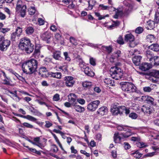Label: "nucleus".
<instances>
[{"mask_svg":"<svg viewBox=\"0 0 159 159\" xmlns=\"http://www.w3.org/2000/svg\"><path fill=\"white\" fill-rule=\"evenodd\" d=\"M38 62L37 61L32 59L24 63L22 65V69L24 73L31 74L36 71Z\"/></svg>","mask_w":159,"mask_h":159,"instance_id":"obj_1","label":"nucleus"},{"mask_svg":"<svg viewBox=\"0 0 159 159\" xmlns=\"http://www.w3.org/2000/svg\"><path fill=\"white\" fill-rule=\"evenodd\" d=\"M20 49L28 53H31L34 50V45L31 43L29 39L25 37L21 39L19 45Z\"/></svg>","mask_w":159,"mask_h":159,"instance_id":"obj_2","label":"nucleus"},{"mask_svg":"<svg viewBox=\"0 0 159 159\" xmlns=\"http://www.w3.org/2000/svg\"><path fill=\"white\" fill-rule=\"evenodd\" d=\"M110 74L112 78L118 80L121 78L123 73L121 69L116 66L111 68Z\"/></svg>","mask_w":159,"mask_h":159,"instance_id":"obj_3","label":"nucleus"},{"mask_svg":"<svg viewBox=\"0 0 159 159\" xmlns=\"http://www.w3.org/2000/svg\"><path fill=\"white\" fill-rule=\"evenodd\" d=\"M121 89L123 91L129 93L136 91V87L131 83L125 82L123 84Z\"/></svg>","mask_w":159,"mask_h":159,"instance_id":"obj_4","label":"nucleus"},{"mask_svg":"<svg viewBox=\"0 0 159 159\" xmlns=\"http://www.w3.org/2000/svg\"><path fill=\"white\" fill-rule=\"evenodd\" d=\"M11 43L9 40L5 39L4 37L0 36V50L2 51H5Z\"/></svg>","mask_w":159,"mask_h":159,"instance_id":"obj_5","label":"nucleus"},{"mask_svg":"<svg viewBox=\"0 0 159 159\" xmlns=\"http://www.w3.org/2000/svg\"><path fill=\"white\" fill-rule=\"evenodd\" d=\"M100 103V101L97 100L93 101L87 105V109L91 111H94L97 108Z\"/></svg>","mask_w":159,"mask_h":159,"instance_id":"obj_6","label":"nucleus"},{"mask_svg":"<svg viewBox=\"0 0 159 159\" xmlns=\"http://www.w3.org/2000/svg\"><path fill=\"white\" fill-rule=\"evenodd\" d=\"M21 3H22L21 1H18L17 3L16 10L17 11L21 10V16L22 17H24L25 15L26 7L25 5H23L22 6L21 4Z\"/></svg>","mask_w":159,"mask_h":159,"instance_id":"obj_7","label":"nucleus"},{"mask_svg":"<svg viewBox=\"0 0 159 159\" xmlns=\"http://www.w3.org/2000/svg\"><path fill=\"white\" fill-rule=\"evenodd\" d=\"M52 37V34L49 31L45 32L42 34L40 35V37L43 40L46 41L48 43H50Z\"/></svg>","mask_w":159,"mask_h":159,"instance_id":"obj_8","label":"nucleus"},{"mask_svg":"<svg viewBox=\"0 0 159 159\" xmlns=\"http://www.w3.org/2000/svg\"><path fill=\"white\" fill-rule=\"evenodd\" d=\"M125 40L126 41L129 43L130 47H133L134 46V44L132 43L134 41V37L131 34H126L125 36Z\"/></svg>","mask_w":159,"mask_h":159,"instance_id":"obj_9","label":"nucleus"},{"mask_svg":"<svg viewBox=\"0 0 159 159\" xmlns=\"http://www.w3.org/2000/svg\"><path fill=\"white\" fill-rule=\"evenodd\" d=\"M65 84L68 87H71L73 86L75 83V81L73 77L68 76L65 78Z\"/></svg>","mask_w":159,"mask_h":159,"instance_id":"obj_10","label":"nucleus"},{"mask_svg":"<svg viewBox=\"0 0 159 159\" xmlns=\"http://www.w3.org/2000/svg\"><path fill=\"white\" fill-rule=\"evenodd\" d=\"M141 110L145 114L150 115L153 111V109L152 107L148 105L143 106Z\"/></svg>","mask_w":159,"mask_h":159,"instance_id":"obj_11","label":"nucleus"},{"mask_svg":"<svg viewBox=\"0 0 159 159\" xmlns=\"http://www.w3.org/2000/svg\"><path fill=\"white\" fill-rule=\"evenodd\" d=\"M81 70L84 72L86 75L92 77L94 75V73L88 66H83V69H81Z\"/></svg>","mask_w":159,"mask_h":159,"instance_id":"obj_12","label":"nucleus"},{"mask_svg":"<svg viewBox=\"0 0 159 159\" xmlns=\"http://www.w3.org/2000/svg\"><path fill=\"white\" fill-rule=\"evenodd\" d=\"M119 106L117 105H113L111 106V112L114 115H117L119 114Z\"/></svg>","mask_w":159,"mask_h":159,"instance_id":"obj_13","label":"nucleus"},{"mask_svg":"<svg viewBox=\"0 0 159 159\" xmlns=\"http://www.w3.org/2000/svg\"><path fill=\"white\" fill-rule=\"evenodd\" d=\"M152 67V65L148 63H144L141 65L140 67V69L144 71L149 70Z\"/></svg>","mask_w":159,"mask_h":159,"instance_id":"obj_14","label":"nucleus"},{"mask_svg":"<svg viewBox=\"0 0 159 159\" xmlns=\"http://www.w3.org/2000/svg\"><path fill=\"white\" fill-rule=\"evenodd\" d=\"M119 114L121 115L123 112H125L126 114H128L129 113L130 111L129 109L126 108L124 106H119Z\"/></svg>","mask_w":159,"mask_h":159,"instance_id":"obj_15","label":"nucleus"},{"mask_svg":"<svg viewBox=\"0 0 159 159\" xmlns=\"http://www.w3.org/2000/svg\"><path fill=\"white\" fill-rule=\"evenodd\" d=\"M142 57L140 56H136L132 58V61L136 66H139L141 63Z\"/></svg>","mask_w":159,"mask_h":159,"instance_id":"obj_16","label":"nucleus"},{"mask_svg":"<svg viewBox=\"0 0 159 159\" xmlns=\"http://www.w3.org/2000/svg\"><path fill=\"white\" fill-rule=\"evenodd\" d=\"M107 107H106L103 106L98 109L97 112V113L101 116H103L107 113Z\"/></svg>","mask_w":159,"mask_h":159,"instance_id":"obj_17","label":"nucleus"},{"mask_svg":"<svg viewBox=\"0 0 159 159\" xmlns=\"http://www.w3.org/2000/svg\"><path fill=\"white\" fill-rule=\"evenodd\" d=\"M49 75H50L51 77L58 79H61V73L59 72L54 73L51 72L49 73Z\"/></svg>","mask_w":159,"mask_h":159,"instance_id":"obj_18","label":"nucleus"},{"mask_svg":"<svg viewBox=\"0 0 159 159\" xmlns=\"http://www.w3.org/2000/svg\"><path fill=\"white\" fill-rule=\"evenodd\" d=\"M53 58L56 60H61L62 57L61 56L60 51H56L53 53Z\"/></svg>","mask_w":159,"mask_h":159,"instance_id":"obj_19","label":"nucleus"},{"mask_svg":"<svg viewBox=\"0 0 159 159\" xmlns=\"http://www.w3.org/2000/svg\"><path fill=\"white\" fill-rule=\"evenodd\" d=\"M82 85L86 89H90L93 86V84L91 82L85 81L83 82Z\"/></svg>","mask_w":159,"mask_h":159,"instance_id":"obj_20","label":"nucleus"},{"mask_svg":"<svg viewBox=\"0 0 159 159\" xmlns=\"http://www.w3.org/2000/svg\"><path fill=\"white\" fill-rule=\"evenodd\" d=\"M148 48L154 51L158 52L159 51V45L157 43L152 44L148 47Z\"/></svg>","mask_w":159,"mask_h":159,"instance_id":"obj_21","label":"nucleus"},{"mask_svg":"<svg viewBox=\"0 0 159 159\" xmlns=\"http://www.w3.org/2000/svg\"><path fill=\"white\" fill-rule=\"evenodd\" d=\"M68 97L70 102L74 104V102H75L76 96L75 94L70 93L68 95ZM73 105L74 104H73Z\"/></svg>","mask_w":159,"mask_h":159,"instance_id":"obj_22","label":"nucleus"},{"mask_svg":"<svg viewBox=\"0 0 159 159\" xmlns=\"http://www.w3.org/2000/svg\"><path fill=\"white\" fill-rule=\"evenodd\" d=\"M74 108L77 112L81 113L85 111L84 108L83 107L77 105L75 104H74Z\"/></svg>","mask_w":159,"mask_h":159,"instance_id":"obj_23","label":"nucleus"},{"mask_svg":"<svg viewBox=\"0 0 159 159\" xmlns=\"http://www.w3.org/2000/svg\"><path fill=\"white\" fill-rule=\"evenodd\" d=\"M146 39L148 42L152 43L155 41V38L154 35L151 34H148L146 37Z\"/></svg>","mask_w":159,"mask_h":159,"instance_id":"obj_24","label":"nucleus"},{"mask_svg":"<svg viewBox=\"0 0 159 159\" xmlns=\"http://www.w3.org/2000/svg\"><path fill=\"white\" fill-rule=\"evenodd\" d=\"M145 53L146 57L149 59V60L150 61H152V59L154 57L152 52L149 50H147L146 51Z\"/></svg>","mask_w":159,"mask_h":159,"instance_id":"obj_25","label":"nucleus"},{"mask_svg":"<svg viewBox=\"0 0 159 159\" xmlns=\"http://www.w3.org/2000/svg\"><path fill=\"white\" fill-rule=\"evenodd\" d=\"M47 68L44 67H40L39 69V74L42 77H44V73L47 72Z\"/></svg>","mask_w":159,"mask_h":159,"instance_id":"obj_26","label":"nucleus"},{"mask_svg":"<svg viewBox=\"0 0 159 159\" xmlns=\"http://www.w3.org/2000/svg\"><path fill=\"white\" fill-rule=\"evenodd\" d=\"M121 139V137L119 136L118 133H116L114 134V141L116 143H119Z\"/></svg>","mask_w":159,"mask_h":159,"instance_id":"obj_27","label":"nucleus"},{"mask_svg":"<svg viewBox=\"0 0 159 159\" xmlns=\"http://www.w3.org/2000/svg\"><path fill=\"white\" fill-rule=\"evenodd\" d=\"M151 63H153L154 65L159 66V57L157 56H154L151 61Z\"/></svg>","mask_w":159,"mask_h":159,"instance_id":"obj_28","label":"nucleus"},{"mask_svg":"<svg viewBox=\"0 0 159 159\" xmlns=\"http://www.w3.org/2000/svg\"><path fill=\"white\" fill-rule=\"evenodd\" d=\"M89 6L88 7V9L89 10H91L93 6L95 4L96 2L95 0H90L88 1Z\"/></svg>","mask_w":159,"mask_h":159,"instance_id":"obj_29","label":"nucleus"},{"mask_svg":"<svg viewBox=\"0 0 159 159\" xmlns=\"http://www.w3.org/2000/svg\"><path fill=\"white\" fill-rule=\"evenodd\" d=\"M112 8V6L109 7L107 6H105L103 4H100L98 7V8L101 10H109Z\"/></svg>","mask_w":159,"mask_h":159,"instance_id":"obj_30","label":"nucleus"},{"mask_svg":"<svg viewBox=\"0 0 159 159\" xmlns=\"http://www.w3.org/2000/svg\"><path fill=\"white\" fill-rule=\"evenodd\" d=\"M150 74L152 78L158 77L159 76V70H153Z\"/></svg>","mask_w":159,"mask_h":159,"instance_id":"obj_31","label":"nucleus"},{"mask_svg":"<svg viewBox=\"0 0 159 159\" xmlns=\"http://www.w3.org/2000/svg\"><path fill=\"white\" fill-rule=\"evenodd\" d=\"M147 25L148 26V29H153L155 26V22L153 21L149 20L147 22Z\"/></svg>","mask_w":159,"mask_h":159,"instance_id":"obj_32","label":"nucleus"},{"mask_svg":"<svg viewBox=\"0 0 159 159\" xmlns=\"http://www.w3.org/2000/svg\"><path fill=\"white\" fill-rule=\"evenodd\" d=\"M34 31V28L31 26L27 27L25 30L26 33L29 35L31 34Z\"/></svg>","mask_w":159,"mask_h":159,"instance_id":"obj_33","label":"nucleus"},{"mask_svg":"<svg viewBox=\"0 0 159 159\" xmlns=\"http://www.w3.org/2000/svg\"><path fill=\"white\" fill-rule=\"evenodd\" d=\"M36 10L34 7H30L28 9L29 14L30 15H33L35 13Z\"/></svg>","mask_w":159,"mask_h":159,"instance_id":"obj_34","label":"nucleus"},{"mask_svg":"<svg viewBox=\"0 0 159 159\" xmlns=\"http://www.w3.org/2000/svg\"><path fill=\"white\" fill-rule=\"evenodd\" d=\"M126 126L128 127L127 126H123V125H119L117 127V129L119 130L120 131H124L126 132H129L130 129L124 128V127Z\"/></svg>","mask_w":159,"mask_h":159,"instance_id":"obj_35","label":"nucleus"},{"mask_svg":"<svg viewBox=\"0 0 159 159\" xmlns=\"http://www.w3.org/2000/svg\"><path fill=\"white\" fill-rule=\"evenodd\" d=\"M104 82L107 84H110V85L113 86L114 84V81L109 78H106L104 80Z\"/></svg>","mask_w":159,"mask_h":159,"instance_id":"obj_36","label":"nucleus"},{"mask_svg":"<svg viewBox=\"0 0 159 159\" xmlns=\"http://www.w3.org/2000/svg\"><path fill=\"white\" fill-rule=\"evenodd\" d=\"M136 145L137 147L140 148H145L147 146V145L145 143L143 142H140L139 141L136 142Z\"/></svg>","mask_w":159,"mask_h":159,"instance_id":"obj_37","label":"nucleus"},{"mask_svg":"<svg viewBox=\"0 0 159 159\" xmlns=\"http://www.w3.org/2000/svg\"><path fill=\"white\" fill-rule=\"evenodd\" d=\"M131 154L133 155V156L136 159H139L142 156V154L139 153L138 151H136L133 153H132Z\"/></svg>","mask_w":159,"mask_h":159,"instance_id":"obj_38","label":"nucleus"},{"mask_svg":"<svg viewBox=\"0 0 159 159\" xmlns=\"http://www.w3.org/2000/svg\"><path fill=\"white\" fill-rule=\"evenodd\" d=\"M151 143L154 145L152 146V148L153 150H156L159 149V147L157 146L158 143L155 141H151Z\"/></svg>","mask_w":159,"mask_h":159,"instance_id":"obj_39","label":"nucleus"},{"mask_svg":"<svg viewBox=\"0 0 159 159\" xmlns=\"http://www.w3.org/2000/svg\"><path fill=\"white\" fill-rule=\"evenodd\" d=\"M95 14L98 17L99 20H101L102 19H104L105 17H108L109 16L108 15H107L105 16H101L99 13L97 12H95Z\"/></svg>","mask_w":159,"mask_h":159,"instance_id":"obj_40","label":"nucleus"},{"mask_svg":"<svg viewBox=\"0 0 159 159\" xmlns=\"http://www.w3.org/2000/svg\"><path fill=\"white\" fill-rule=\"evenodd\" d=\"M149 80H151L152 82L159 84V76L157 77L152 78L149 77Z\"/></svg>","mask_w":159,"mask_h":159,"instance_id":"obj_41","label":"nucleus"},{"mask_svg":"<svg viewBox=\"0 0 159 159\" xmlns=\"http://www.w3.org/2000/svg\"><path fill=\"white\" fill-rule=\"evenodd\" d=\"M154 99L151 97L147 96L146 102L148 103H150L151 104H153V101Z\"/></svg>","mask_w":159,"mask_h":159,"instance_id":"obj_42","label":"nucleus"},{"mask_svg":"<svg viewBox=\"0 0 159 159\" xmlns=\"http://www.w3.org/2000/svg\"><path fill=\"white\" fill-rule=\"evenodd\" d=\"M127 132L125 133H122L121 135L124 138H127L131 136L132 134L130 132V129L129 132Z\"/></svg>","mask_w":159,"mask_h":159,"instance_id":"obj_43","label":"nucleus"},{"mask_svg":"<svg viewBox=\"0 0 159 159\" xmlns=\"http://www.w3.org/2000/svg\"><path fill=\"white\" fill-rule=\"evenodd\" d=\"M24 118H26L30 120L33 121H35L37 120V119L35 118L30 115H27L26 116H24Z\"/></svg>","mask_w":159,"mask_h":159,"instance_id":"obj_44","label":"nucleus"},{"mask_svg":"<svg viewBox=\"0 0 159 159\" xmlns=\"http://www.w3.org/2000/svg\"><path fill=\"white\" fill-rule=\"evenodd\" d=\"M112 9H111V10L113 11H116V14H117L119 16L122 13V11H119L118 9H116L115 8L113 7Z\"/></svg>","mask_w":159,"mask_h":159,"instance_id":"obj_45","label":"nucleus"},{"mask_svg":"<svg viewBox=\"0 0 159 159\" xmlns=\"http://www.w3.org/2000/svg\"><path fill=\"white\" fill-rule=\"evenodd\" d=\"M63 54L65 57V60L70 61L71 59L68 55V52H64Z\"/></svg>","mask_w":159,"mask_h":159,"instance_id":"obj_46","label":"nucleus"},{"mask_svg":"<svg viewBox=\"0 0 159 159\" xmlns=\"http://www.w3.org/2000/svg\"><path fill=\"white\" fill-rule=\"evenodd\" d=\"M55 38L57 40L60 41L61 40L62 37L59 33H56L55 34Z\"/></svg>","mask_w":159,"mask_h":159,"instance_id":"obj_47","label":"nucleus"},{"mask_svg":"<svg viewBox=\"0 0 159 159\" xmlns=\"http://www.w3.org/2000/svg\"><path fill=\"white\" fill-rule=\"evenodd\" d=\"M154 20L155 22L157 23L159 22V12H157L156 13L155 15V18Z\"/></svg>","mask_w":159,"mask_h":159,"instance_id":"obj_48","label":"nucleus"},{"mask_svg":"<svg viewBox=\"0 0 159 159\" xmlns=\"http://www.w3.org/2000/svg\"><path fill=\"white\" fill-rule=\"evenodd\" d=\"M143 31V29L141 27H137L135 30V32L137 34L141 33Z\"/></svg>","mask_w":159,"mask_h":159,"instance_id":"obj_49","label":"nucleus"},{"mask_svg":"<svg viewBox=\"0 0 159 159\" xmlns=\"http://www.w3.org/2000/svg\"><path fill=\"white\" fill-rule=\"evenodd\" d=\"M67 65H63L62 66H59L58 68L59 69L63 71H67Z\"/></svg>","mask_w":159,"mask_h":159,"instance_id":"obj_50","label":"nucleus"},{"mask_svg":"<svg viewBox=\"0 0 159 159\" xmlns=\"http://www.w3.org/2000/svg\"><path fill=\"white\" fill-rule=\"evenodd\" d=\"M70 42L72 44L74 45H76L77 44L76 40L73 37H70Z\"/></svg>","mask_w":159,"mask_h":159,"instance_id":"obj_51","label":"nucleus"},{"mask_svg":"<svg viewBox=\"0 0 159 159\" xmlns=\"http://www.w3.org/2000/svg\"><path fill=\"white\" fill-rule=\"evenodd\" d=\"M19 36L15 32L13 33L11 35V39L12 41H15L16 37Z\"/></svg>","mask_w":159,"mask_h":159,"instance_id":"obj_52","label":"nucleus"},{"mask_svg":"<svg viewBox=\"0 0 159 159\" xmlns=\"http://www.w3.org/2000/svg\"><path fill=\"white\" fill-rule=\"evenodd\" d=\"M22 32V29L20 27H17V28L16 29V31L15 32L19 36L20 34Z\"/></svg>","mask_w":159,"mask_h":159,"instance_id":"obj_53","label":"nucleus"},{"mask_svg":"<svg viewBox=\"0 0 159 159\" xmlns=\"http://www.w3.org/2000/svg\"><path fill=\"white\" fill-rule=\"evenodd\" d=\"M40 51L39 47L37 48L36 46L35 50L34 51V54L35 55H39L40 54Z\"/></svg>","mask_w":159,"mask_h":159,"instance_id":"obj_54","label":"nucleus"},{"mask_svg":"<svg viewBox=\"0 0 159 159\" xmlns=\"http://www.w3.org/2000/svg\"><path fill=\"white\" fill-rule=\"evenodd\" d=\"M90 64L93 66H95L96 61L95 59L93 57H90L89 59Z\"/></svg>","mask_w":159,"mask_h":159,"instance_id":"obj_55","label":"nucleus"},{"mask_svg":"<svg viewBox=\"0 0 159 159\" xmlns=\"http://www.w3.org/2000/svg\"><path fill=\"white\" fill-rule=\"evenodd\" d=\"M23 125L25 127L28 128H33V126L32 125L26 122L24 123L23 124Z\"/></svg>","mask_w":159,"mask_h":159,"instance_id":"obj_56","label":"nucleus"},{"mask_svg":"<svg viewBox=\"0 0 159 159\" xmlns=\"http://www.w3.org/2000/svg\"><path fill=\"white\" fill-rule=\"evenodd\" d=\"M53 100L57 101L60 99L59 95L57 93L53 97Z\"/></svg>","mask_w":159,"mask_h":159,"instance_id":"obj_57","label":"nucleus"},{"mask_svg":"<svg viewBox=\"0 0 159 159\" xmlns=\"http://www.w3.org/2000/svg\"><path fill=\"white\" fill-rule=\"evenodd\" d=\"M117 42L119 44H123L124 43L123 41L122 37L121 36H120L119 38L117 40Z\"/></svg>","mask_w":159,"mask_h":159,"instance_id":"obj_58","label":"nucleus"},{"mask_svg":"<svg viewBox=\"0 0 159 159\" xmlns=\"http://www.w3.org/2000/svg\"><path fill=\"white\" fill-rule=\"evenodd\" d=\"M53 131L56 133H58V134H61V136L62 138H64V133L62 132H61V131L59 130H57L56 129H54L53 130Z\"/></svg>","mask_w":159,"mask_h":159,"instance_id":"obj_59","label":"nucleus"},{"mask_svg":"<svg viewBox=\"0 0 159 159\" xmlns=\"http://www.w3.org/2000/svg\"><path fill=\"white\" fill-rule=\"evenodd\" d=\"M129 116L133 119H135L137 117V115L135 113H130Z\"/></svg>","mask_w":159,"mask_h":159,"instance_id":"obj_60","label":"nucleus"},{"mask_svg":"<svg viewBox=\"0 0 159 159\" xmlns=\"http://www.w3.org/2000/svg\"><path fill=\"white\" fill-rule=\"evenodd\" d=\"M103 47L109 53H110L111 52L112 48L110 46H103Z\"/></svg>","mask_w":159,"mask_h":159,"instance_id":"obj_61","label":"nucleus"},{"mask_svg":"<svg viewBox=\"0 0 159 159\" xmlns=\"http://www.w3.org/2000/svg\"><path fill=\"white\" fill-rule=\"evenodd\" d=\"M45 123V126L47 128H49L52 125V123L48 121H46Z\"/></svg>","mask_w":159,"mask_h":159,"instance_id":"obj_62","label":"nucleus"},{"mask_svg":"<svg viewBox=\"0 0 159 159\" xmlns=\"http://www.w3.org/2000/svg\"><path fill=\"white\" fill-rule=\"evenodd\" d=\"M131 140L132 141H136L137 142L138 141H140V138L139 137H132L131 138Z\"/></svg>","mask_w":159,"mask_h":159,"instance_id":"obj_63","label":"nucleus"},{"mask_svg":"<svg viewBox=\"0 0 159 159\" xmlns=\"http://www.w3.org/2000/svg\"><path fill=\"white\" fill-rule=\"evenodd\" d=\"M143 90L144 92H149L151 91L152 89L149 87H145L143 88Z\"/></svg>","mask_w":159,"mask_h":159,"instance_id":"obj_64","label":"nucleus"}]
</instances>
